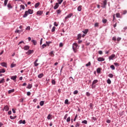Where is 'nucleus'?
<instances>
[{
  "mask_svg": "<svg viewBox=\"0 0 127 127\" xmlns=\"http://www.w3.org/2000/svg\"><path fill=\"white\" fill-rule=\"evenodd\" d=\"M54 25L55 26H58V23H57V22H55Z\"/></svg>",
  "mask_w": 127,
  "mask_h": 127,
  "instance_id": "57",
  "label": "nucleus"
},
{
  "mask_svg": "<svg viewBox=\"0 0 127 127\" xmlns=\"http://www.w3.org/2000/svg\"><path fill=\"white\" fill-rule=\"evenodd\" d=\"M73 15L72 13H70L69 14H68L65 17V20L68 19V18H70V17H71V16H72Z\"/></svg>",
  "mask_w": 127,
  "mask_h": 127,
  "instance_id": "9",
  "label": "nucleus"
},
{
  "mask_svg": "<svg viewBox=\"0 0 127 127\" xmlns=\"http://www.w3.org/2000/svg\"><path fill=\"white\" fill-rule=\"evenodd\" d=\"M121 40H122V38L121 37H118L117 38V41H121Z\"/></svg>",
  "mask_w": 127,
  "mask_h": 127,
  "instance_id": "59",
  "label": "nucleus"
},
{
  "mask_svg": "<svg viewBox=\"0 0 127 127\" xmlns=\"http://www.w3.org/2000/svg\"><path fill=\"white\" fill-rule=\"evenodd\" d=\"M13 92H14V89H12L8 90V94H11V93H13Z\"/></svg>",
  "mask_w": 127,
  "mask_h": 127,
  "instance_id": "24",
  "label": "nucleus"
},
{
  "mask_svg": "<svg viewBox=\"0 0 127 127\" xmlns=\"http://www.w3.org/2000/svg\"><path fill=\"white\" fill-rule=\"evenodd\" d=\"M88 31H89V29H86L84 31H83L82 32L84 34H87V33H88Z\"/></svg>",
  "mask_w": 127,
  "mask_h": 127,
  "instance_id": "17",
  "label": "nucleus"
},
{
  "mask_svg": "<svg viewBox=\"0 0 127 127\" xmlns=\"http://www.w3.org/2000/svg\"><path fill=\"white\" fill-rule=\"evenodd\" d=\"M77 94H78V90H75L73 92V95H77Z\"/></svg>",
  "mask_w": 127,
  "mask_h": 127,
  "instance_id": "54",
  "label": "nucleus"
},
{
  "mask_svg": "<svg viewBox=\"0 0 127 127\" xmlns=\"http://www.w3.org/2000/svg\"><path fill=\"white\" fill-rule=\"evenodd\" d=\"M31 42L33 43L34 45H36V44H37V42L35 40H32Z\"/></svg>",
  "mask_w": 127,
  "mask_h": 127,
  "instance_id": "21",
  "label": "nucleus"
},
{
  "mask_svg": "<svg viewBox=\"0 0 127 127\" xmlns=\"http://www.w3.org/2000/svg\"><path fill=\"white\" fill-rule=\"evenodd\" d=\"M86 95L87 97H90L91 96V93L89 92H87L86 93Z\"/></svg>",
  "mask_w": 127,
  "mask_h": 127,
  "instance_id": "40",
  "label": "nucleus"
},
{
  "mask_svg": "<svg viewBox=\"0 0 127 127\" xmlns=\"http://www.w3.org/2000/svg\"><path fill=\"white\" fill-rule=\"evenodd\" d=\"M52 117V115L51 114H49L48 117H47V119L48 120H50L51 118Z\"/></svg>",
  "mask_w": 127,
  "mask_h": 127,
  "instance_id": "31",
  "label": "nucleus"
},
{
  "mask_svg": "<svg viewBox=\"0 0 127 127\" xmlns=\"http://www.w3.org/2000/svg\"><path fill=\"white\" fill-rule=\"evenodd\" d=\"M95 27H98L99 26V23H95L94 24Z\"/></svg>",
  "mask_w": 127,
  "mask_h": 127,
  "instance_id": "56",
  "label": "nucleus"
},
{
  "mask_svg": "<svg viewBox=\"0 0 127 127\" xmlns=\"http://www.w3.org/2000/svg\"><path fill=\"white\" fill-rule=\"evenodd\" d=\"M98 53H99V54H100V55H102V54H103V51H99L98 52Z\"/></svg>",
  "mask_w": 127,
  "mask_h": 127,
  "instance_id": "62",
  "label": "nucleus"
},
{
  "mask_svg": "<svg viewBox=\"0 0 127 127\" xmlns=\"http://www.w3.org/2000/svg\"><path fill=\"white\" fill-rule=\"evenodd\" d=\"M107 82L108 83V84H112V81H111V79H107Z\"/></svg>",
  "mask_w": 127,
  "mask_h": 127,
  "instance_id": "36",
  "label": "nucleus"
},
{
  "mask_svg": "<svg viewBox=\"0 0 127 127\" xmlns=\"http://www.w3.org/2000/svg\"><path fill=\"white\" fill-rule=\"evenodd\" d=\"M50 56H52V57H54V51H52L50 53H49Z\"/></svg>",
  "mask_w": 127,
  "mask_h": 127,
  "instance_id": "15",
  "label": "nucleus"
},
{
  "mask_svg": "<svg viewBox=\"0 0 127 127\" xmlns=\"http://www.w3.org/2000/svg\"><path fill=\"white\" fill-rule=\"evenodd\" d=\"M5 69H4V68H2L0 69V74H1V73H5Z\"/></svg>",
  "mask_w": 127,
  "mask_h": 127,
  "instance_id": "23",
  "label": "nucleus"
},
{
  "mask_svg": "<svg viewBox=\"0 0 127 127\" xmlns=\"http://www.w3.org/2000/svg\"><path fill=\"white\" fill-rule=\"evenodd\" d=\"M32 88V84H29L27 87V89H31Z\"/></svg>",
  "mask_w": 127,
  "mask_h": 127,
  "instance_id": "28",
  "label": "nucleus"
},
{
  "mask_svg": "<svg viewBox=\"0 0 127 127\" xmlns=\"http://www.w3.org/2000/svg\"><path fill=\"white\" fill-rule=\"evenodd\" d=\"M44 105V101H41L40 102V105L42 107Z\"/></svg>",
  "mask_w": 127,
  "mask_h": 127,
  "instance_id": "30",
  "label": "nucleus"
},
{
  "mask_svg": "<svg viewBox=\"0 0 127 127\" xmlns=\"http://www.w3.org/2000/svg\"><path fill=\"white\" fill-rule=\"evenodd\" d=\"M116 17H117L118 18H121V14H120V13H117L116 14Z\"/></svg>",
  "mask_w": 127,
  "mask_h": 127,
  "instance_id": "25",
  "label": "nucleus"
},
{
  "mask_svg": "<svg viewBox=\"0 0 127 127\" xmlns=\"http://www.w3.org/2000/svg\"><path fill=\"white\" fill-rule=\"evenodd\" d=\"M0 65H1V66H2L3 67L7 68V64H6V63H2L0 64Z\"/></svg>",
  "mask_w": 127,
  "mask_h": 127,
  "instance_id": "8",
  "label": "nucleus"
},
{
  "mask_svg": "<svg viewBox=\"0 0 127 127\" xmlns=\"http://www.w3.org/2000/svg\"><path fill=\"white\" fill-rule=\"evenodd\" d=\"M7 7L8 8H12V6H11V4H10V3H8L7 4Z\"/></svg>",
  "mask_w": 127,
  "mask_h": 127,
  "instance_id": "37",
  "label": "nucleus"
},
{
  "mask_svg": "<svg viewBox=\"0 0 127 127\" xmlns=\"http://www.w3.org/2000/svg\"><path fill=\"white\" fill-rule=\"evenodd\" d=\"M78 48V44H77V43H74L72 44V49L73 50V52H74V53H76V51H77V48Z\"/></svg>",
  "mask_w": 127,
  "mask_h": 127,
  "instance_id": "1",
  "label": "nucleus"
},
{
  "mask_svg": "<svg viewBox=\"0 0 127 127\" xmlns=\"http://www.w3.org/2000/svg\"><path fill=\"white\" fill-rule=\"evenodd\" d=\"M46 46H47V45H46V44H44L42 45V46L41 47V49H44V48H45V47H46Z\"/></svg>",
  "mask_w": 127,
  "mask_h": 127,
  "instance_id": "18",
  "label": "nucleus"
},
{
  "mask_svg": "<svg viewBox=\"0 0 127 127\" xmlns=\"http://www.w3.org/2000/svg\"><path fill=\"white\" fill-rule=\"evenodd\" d=\"M81 123L82 124H85V125H87L88 124V121H87V120H84Z\"/></svg>",
  "mask_w": 127,
  "mask_h": 127,
  "instance_id": "38",
  "label": "nucleus"
},
{
  "mask_svg": "<svg viewBox=\"0 0 127 127\" xmlns=\"http://www.w3.org/2000/svg\"><path fill=\"white\" fill-rule=\"evenodd\" d=\"M108 21V20H107L106 19H103L102 20V22L103 23H107V22Z\"/></svg>",
  "mask_w": 127,
  "mask_h": 127,
  "instance_id": "34",
  "label": "nucleus"
},
{
  "mask_svg": "<svg viewBox=\"0 0 127 127\" xmlns=\"http://www.w3.org/2000/svg\"><path fill=\"white\" fill-rule=\"evenodd\" d=\"M46 45H47V46H49L50 43H51V42H50V41H49V42L47 41V42H46Z\"/></svg>",
  "mask_w": 127,
  "mask_h": 127,
  "instance_id": "48",
  "label": "nucleus"
},
{
  "mask_svg": "<svg viewBox=\"0 0 127 127\" xmlns=\"http://www.w3.org/2000/svg\"><path fill=\"white\" fill-rule=\"evenodd\" d=\"M59 4H61L63 2V0H58Z\"/></svg>",
  "mask_w": 127,
  "mask_h": 127,
  "instance_id": "44",
  "label": "nucleus"
},
{
  "mask_svg": "<svg viewBox=\"0 0 127 127\" xmlns=\"http://www.w3.org/2000/svg\"><path fill=\"white\" fill-rule=\"evenodd\" d=\"M16 78H17V76L14 75V76H12L10 77V79H11V80H14V81L16 82Z\"/></svg>",
  "mask_w": 127,
  "mask_h": 127,
  "instance_id": "4",
  "label": "nucleus"
},
{
  "mask_svg": "<svg viewBox=\"0 0 127 127\" xmlns=\"http://www.w3.org/2000/svg\"><path fill=\"white\" fill-rule=\"evenodd\" d=\"M16 66V64H11L10 67L11 68H13V67H15Z\"/></svg>",
  "mask_w": 127,
  "mask_h": 127,
  "instance_id": "45",
  "label": "nucleus"
},
{
  "mask_svg": "<svg viewBox=\"0 0 127 127\" xmlns=\"http://www.w3.org/2000/svg\"><path fill=\"white\" fill-rule=\"evenodd\" d=\"M91 65V62H89L87 64H85L86 67H89Z\"/></svg>",
  "mask_w": 127,
  "mask_h": 127,
  "instance_id": "39",
  "label": "nucleus"
},
{
  "mask_svg": "<svg viewBox=\"0 0 127 127\" xmlns=\"http://www.w3.org/2000/svg\"><path fill=\"white\" fill-rule=\"evenodd\" d=\"M91 120H93V121H97V118L95 117H92Z\"/></svg>",
  "mask_w": 127,
  "mask_h": 127,
  "instance_id": "64",
  "label": "nucleus"
},
{
  "mask_svg": "<svg viewBox=\"0 0 127 127\" xmlns=\"http://www.w3.org/2000/svg\"><path fill=\"white\" fill-rule=\"evenodd\" d=\"M33 52H34L33 50H28V51L26 53V54H27V55H30V54H32Z\"/></svg>",
  "mask_w": 127,
  "mask_h": 127,
  "instance_id": "3",
  "label": "nucleus"
},
{
  "mask_svg": "<svg viewBox=\"0 0 127 127\" xmlns=\"http://www.w3.org/2000/svg\"><path fill=\"white\" fill-rule=\"evenodd\" d=\"M43 40V39L41 38V40H40V45H42Z\"/></svg>",
  "mask_w": 127,
  "mask_h": 127,
  "instance_id": "58",
  "label": "nucleus"
},
{
  "mask_svg": "<svg viewBox=\"0 0 127 127\" xmlns=\"http://www.w3.org/2000/svg\"><path fill=\"white\" fill-rule=\"evenodd\" d=\"M30 48V47L27 45H26L23 47L24 50H25L26 51H27V50H29Z\"/></svg>",
  "mask_w": 127,
  "mask_h": 127,
  "instance_id": "7",
  "label": "nucleus"
},
{
  "mask_svg": "<svg viewBox=\"0 0 127 127\" xmlns=\"http://www.w3.org/2000/svg\"><path fill=\"white\" fill-rule=\"evenodd\" d=\"M43 13V11L39 10L37 12V14L39 15H41Z\"/></svg>",
  "mask_w": 127,
  "mask_h": 127,
  "instance_id": "14",
  "label": "nucleus"
},
{
  "mask_svg": "<svg viewBox=\"0 0 127 127\" xmlns=\"http://www.w3.org/2000/svg\"><path fill=\"white\" fill-rule=\"evenodd\" d=\"M27 95L28 96H30V95H31V93H30V91H28V92H27Z\"/></svg>",
  "mask_w": 127,
  "mask_h": 127,
  "instance_id": "63",
  "label": "nucleus"
},
{
  "mask_svg": "<svg viewBox=\"0 0 127 127\" xmlns=\"http://www.w3.org/2000/svg\"><path fill=\"white\" fill-rule=\"evenodd\" d=\"M20 7H21V8L20 9V10H21V8H22V9H25V6L23 4H21Z\"/></svg>",
  "mask_w": 127,
  "mask_h": 127,
  "instance_id": "27",
  "label": "nucleus"
},
{
  "mask_svg": "<svg viewBox=\"0 0 127 127\" xmlns=\"http://www.w3.org/2000/svg\"><path fill=\"white\" fill-rule=\"evenodd\" d=\"M80 124H79V123H78V122H76V124H75V127H80Z\"/></svg>",
  "mask_w": 127,
  "mask_h": 127,
  "instance_id": "47",
  "label": "nucleus"
},
{
  "mask_svg": "<svg viewBox=\"0 0 127 127\" xmlns=\"http://www.w3.org/2000/svg\"><path fill=\"white\" fill-rule=\"evenodd\" d=\"M3 83H4V78H2L0 81V84H2Z\"/></svg>",
  "mask_w": 127,
  "mask_h": 127,
  "instance_id": "41",
  "label": "nucleus"
},
{
  "mask_svg": "<svg viewBox=\"0 0 127 127\" xmlns=\"http://www.w3.org/2000/svg\"><path fill=\"white\" fill-rule=\"evenodd\" d=\"M77 10L78 11H81L82 10V5H79L77 7Z\"/></svg>",
  "mask_w": 127,
  "mask_h": 127,
  "instance_id": "22",
  "label": "nucleus"
},
{
  "mask_svg": "<svg viewBox=\"0 0 127 127\" xmlns=\"http://www.w3.org/2000/svg\"><path fill=\"white\" fill-rule=\"evenodd\" d=\"M55 29H56V27L54 26L52 29V32H54V31H55Z\"/></svg>",
  "mask_w": 127,
  "mask_h": 127,
  "instance_id": "51",
  "label": "nucleus"
},
{
  "mask_svg": "<svg viewBox=\"0 0 127 127\" xmlns=\"http://www.w3.org/2000/svg\"><path fill=\"white\" fill-rule=\"evenodd\" d=\"M110 68H112V70H115V69H116V68L115 67V65H111L110 66Z\"/></svg>",
  "mask_w": 127,
  "mask_h": 127,
  "instance_id": "43",
  "label": "nucleus"
},
{
  "mask_svg": "<svg viewBox=\"0 0 127 127\" xmlns=\"http://www.w3.org/2000/svg\"><path fill=\"white\" fill-rule=\"evenodd\" d=\"M28 14H29V13H28V12L27 11H26L25 12L24 14L23 15V17L24 18H25V17H27V15H28Z\"/></svg>",
  "mask_w": 127,
  "mask_h": 127,
  "instance_id": "11",
  "label": "nucleus"
},
{
  "mask_svg": "<svg viewBox=\"0 0 127 127\" xmlns=\"http://www.w3.org/2000/svg\"><path fill=\"white\" fill-rule=\"evenodd\" d=\"M115 57H116V55L112 54L111 56L109 57V60H113V58H115Z\"/></svg>",
  "mask_w": 127,
  "mask_h": 127,
  "instance_id": "6",
  "label": "nucleus"
},
{
  "mask_svg": "<svg viewBox=\"0 0 127 127\" xmlns=\"http://www.w3.org/2000/svg\"><path fill=\"white\" fill-rule=\"evenodd\" d=\"M8 1V0H4V6H6V4H7Z\"/></svg>",
  "mask_w": 127,
  "mask_h": 127,
  "instance_id": "29",
  "label": "nucleus"
},
{
  "mask_svg": "<svg viewBox=\"0 0 127 127\" xmlns=\"http://www.w3.org/2000/svg\"><path fill=\"white\" fill-rule=\"evenodd\" d=\"M81 37H82V34H78V35H77V40H80V39H81Z\"/></svg>",
  "mask_w": 127,
  "mask_h": 127,
  "instance_id": "20",
  "label": "nucleus"
},
{
  "mask_svg": "<svg viewBox=\"0 0 127 127\" xmlns=\"http://www.w3.org/2000/svg\"><path fill=\"white\" fill-rule=\"evenodd\" d=\"M26 30H30V26H27L26 28Z\"/></svg>",
  "mask_w": 127,
  "mask_h": 127,
  "instance_id": "60",
  "label": "nucleus"
},
{
  "mask_svg": "<svg viewBox=\"0 0 127 127\" xmlns=\"http://www.w3.org/2000/svg\"><path fill=\"white\" fill-rule=\"evenodd\" d=\"M27 12H28L29 14H32V13H33V10L29 9Z\"/></svg>",
  "mask_w": 127,
  "mask_h": 127,
  "instance_id": "13",
  "label": "nucleus"
},
{
  "mask_svg": "<svg viewBox=\"0 0 127 127\" xmlns=\"http://www.w3.org/2000/svg\"><path fill=\"white\" fill-rule=\"evenodd\" d=\"M97 61L99 62H102L103 61H105V59L104 58L99 57L97 58Z\"/></svg>",
  "mask_w": 127,
  "mask_h": 127,
  "instance_id": "5",
  "label": "nucleus"
},
{
  "mask_svg": "<svg viewBox=\"0 0 127 127\" xmlns=\"http://www.w3.org/2000/svg\"><path fill=\"white\" fill-rule=\"evenodd\" d=\"M114 64L115 65V66H116V67H119V66H120V64L118 63H114Z\"/></svg>",
  "mask_w": 127,
  "mask_h": 127,
  "instance_id": "42",
  "label": "nucleus"
},
{
  "mask_svg": "<svg viewBox=\"0 0 127 127\" xmlns=\"http://www.w3.org/2000/svg\"><path fill=\"white\" fill-rule=\"evenodd\" d=\"M101 4L103 5L101 6L102 8H106L107 7V0H104L103 3H102Z\"/></svg>",
  "mask_w": 127,
  "mask_h": 127,
  "instance_id": "2",
  "label": "nucleus"
},
{
  "mask_svg": "<svg viewBox=\"0 0 127 127\" xmlns=\"http://www.w3.org/2000/svg\"><path fill=\"white\" fill-rule=\"evenodd\" d=\"M97 73H101V68L100 67H98L97 70Z\"/></svg>",
  "mask_w": 127,
  "mask_h": 127,
  "instance_id": "35",
  "label": "nucleus"
},
{
  "mask_svg": "<svg viewBox=\"0 0 127 127\" xmlns=\"http://www.w3.org/2000/svg\"><path fill=\"white\" fill-rule=\"evenodd\" d=\"M59 7V4L58 3H56V5L54 7V9H57Z\"/></svg>",
  "mask_w": 127,
  "mask_h": 127,
  "instance_id": "12",
  "label": "nucleus"
},
{
  "mask_svg": "<svg viewBox=\"0 0 127 127\" xmlns=\"http://www.w3.org/2000/svg\"><path fill=\"white\" fill-rule=\"evenodd\" d=\"M34 65L35 67H37V66H38V65H39V64H38L37 63H34Z\"/></svg>",
  "mask_w": 127,
  "mask_h": 127,
  "instance_id": "52",
  "label": "nucleus"
},
{
  "mask_svg": "<svg viewBox=\"0 0 127 127\" xmlns=\"http://www.w3.org/2000/svg\"><path fill=\"white\" fill-rule=\"evenodd\" d=\"M98 80L97 79H95L92 82V84H93V85H95V84H97L98 83Z\"/></svg>",
  "mask_w": 127,
  "mask_h": 127,
  "instance_id": "26",
  "label": "nucleus"
},
{
  "mask_svg": "<svg viewBox=\"0 0 127 127\" xmlns=\"http://www.w3.org/2000/svg\"><path fill=\"white\" fill-rule=\"evenodd\" d=\"M77 118H78V115L77 114H76L75 115V117H74V118L73 119V121L74 122H76V120Z\"/></svg>",
  "mask_w": 127,
  "mask_h": 127,
  "instance_id": "50",
  "label": "nucleus"
},
{
  "mask_svg": "<svg viewBox=\"0 0 127 127\" xmlns=\"http://www.w3.org/2000/svg\"><path fill=\"white\" fill-rule=\"evenodd\" d=\"M64 104H65V105H69V100L68 99H66L64 101Z\"/></svg>",
  "mask_w": 127,
  "mask_h": 127,
  "instance_id": "33",
  "label": "nucleus"
},
{
  "mask_svg": "<svg viewBox=\"0 0 127 127\" xmlns=\"http://www.w3.org/2000/svg\"><path fill=\"white\" fill-rule=\"evenodd\" d=\"M43 76H44V74L43 73H40L38 75V78L41 79V78H42Z\"/></svg>",
  "mask_w": 127,
  "mask_h": 127,
  "instance_id": "16",
  "label": "nucleus"
},
{
  "mask_svg": "<svg viewBox=\"0 0 127 127\" xmlns=\"http://www.w3.org/2000/svg\"><path fill=\"white\" fill-rule=\"evenodd\" d=\"M70 121H71V118H70V117H68L67 119H66V122L67 123H69V122H70Z\"/></svg>",
  "mask_w": 127,
  "mask_h": 127,
  "instance_id": "46",
  "label": "nucleus"
},
{
  "mask_svg": "<svg viewBox=\"0 0 127 127\" xmlns=\"http://www.w3.org/2000/svg\"><path fill=\"white\" fill-rule=\"evenodd\" d=\"M67 118H68V114H66L64 116V120H66V119H67Z\"/></svg>",
  "mask_w": 127,
  "mask_h": 127,
  "instance_id": "55",
  "label": "nucleus"
},
{
  "mask_svg": "<svg viewBox=\"0 0 127 127\" xmlns=\"http://www.w3.org/2000/svg\"><path fill=\"white\" fill-rule=\"evenodd\" d=\"M52 84H53V85H55V84H56V82L54 79H53L52 80Z\"/></svg>",
  "mask_w": 127,
  "mask_h": 127,
  "instance_id": "49",
  "label": "nucleus"
},
{
  "mask_svg": "<svg viewBox=\"0 0 127 127\" xmlns=\"http://www.w3.org/2000/svg\"><path fill=\"white\" fill-rule=\"evenodd\" d=\"M57 12L58 14H59L61 13V10L60 9H58V10H57Z\"/></svg>",
  "mask_w": 127,
  "mask_h": 127,
  "instance_id": "53",
  "label": "nucleus"
},
{
  "mask_svg": "<svg viewBox=\"0 0 127 127\" xmlns=\"http://www.w3.org/2000/svg\"><path fill=\"white\" fill-rule=\"evenodd\" d=\"M108 77H109V78H113L114 77V74H113L112 73H109L108 74Z\"/></svg>",
  "mask_w": 127,
  "mask_h": 127,
  "instance_id": "32",
  "label": "nucleus"
},
{
  "mask_svg": "<svg viewBox=\"0 0 127 127\" xmlns=\"http://www.w3.org/2000/svg\"><path fill=\"white\" fill-rule=\"evenodd\" d=\"M60 47H63V43H60L59 45Z\"/></svg>",
  "mask_w": 127,
  "mask_h": 127,
  "instance_id": "61",
  "label": "nucleus"
},
{
  "mask_svg": "<svg viewBox=\"0 0 127 127\" xmlns=\"http://www.w3.org/2000/svg\"><path fill=\"white\" fill-rule=\"evenodd\" d=\"M39 5H40V2H38L37 3H36L35 4V8L38 7L39 6Z\"/></svg>",
  "mask_w": 127,
  "mask_h": 127,
  "instance_id": "19",
  "label": "nucleus"
},
{
  "mask_svg": "<svg viewBox=\"0 0 127 127\" xmlns=\"http://www.w3.org/2000/svg\"><path fill=\"white\" fill-rule=\"evenodd\" d=\"M8 110H9V108H8V106L7 105H6L4 107L3 111H5L6 112H7Z\"/></svg>",
  "mask_w": 127,
  "mask_h": 127,
  "instance_id": "10",
  "label": "nucleus"
}]
</instances>
